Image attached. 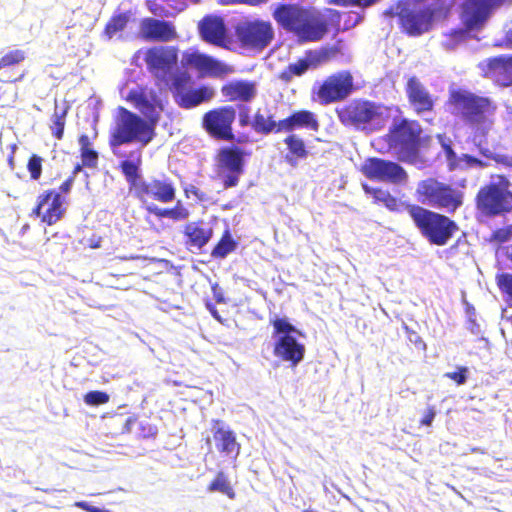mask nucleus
<instances>
[{"mask_svg":"<svg viewBox=\"0 0 512 512\" xmlns=\"http://www.w3.org/2000/svg\"><path fill=\"white\" fill-rule=\"evenodd\" d=\"M414 196L419 204L409 207V217L415 228L431 245L445 246L458 232V224L424 205L454 214L464 204V191L430 176L417 182Z\"/></svg>","mask_w":512,"mask_h":512,"instance_id":"1","label":"nucleus"},{"mask_svg":"<svg viewBox=\"0 0 512 512\" xmlns=\"http://www.w3.org/2000/svg\"><path fill=\"white\" fill-rule=\"evenodd\" d=\"M276 23L293 34L299 43L321 41L331 27L339 30L341 13L335 9H325V13L313 7L298 4H279L272 12Z\"/></svg>","mask_w":512,"mask_h":512,"instance_id":"2","label":"nucleus"},{"mask_svg":"<svg viewBox=\"0 0 512 512\" xmlns=\"http://www.w3.org/2000/svg\"><path fill=\"white\" fill-rule=\"evenodd\" d=\"M384 140L399 161L417 164L423 162L421 149L429 145L431 138L423 135L417 120L401 118L389 127Z\"/></svg>","mask_w":512,"mask_h":512,"instance_id":"3","label":"nucleus"},{"mask_svg":"<svg viewBox=\"0 0 512 512\" xmlns=\"http://www.w3.org/2000/svg\"><path fill=\"white\" fill-rule=\"evenodd\" d=\"M154 137L155 125L151 122L123 106L116 109L108 139L114 155L123 156L116 151L121 145L138 142L146 146Z\"/></svg>","mask_w":512,"mask_h":512,"instance_id":"4","label":"nucleus"},{"mask_svg":"<svg viewBox=\"0 0 512 512\" xmlns=\"http://www.w3.org/2000/svg\"><path fill=\"white\" fill-rule=\"evenodd\" d=\"M477 213L494 218L512 213V182L507 175L494 173L480 186L475 198Z\"/></svg>","mask_w":512,"mask_h":512,"instance_id":"5","label":"nucleus"},{"mask_svg":"<svg viewBox=\"0 0 512 512\" xmlns=\"http://www.w3.org/2000/svg\"><path fill=\"white\" fill-rule=\"evenodd\" d=\"M384 107L374 101L356 98L335 109L339 122L361 131L378 130L384 121Z\"/></svg>","mask_w":512,"mask_h":512,"instance_id":"6","label":"nucleus"},{"mask_svg":"<svg viewBox=\"0 0 512 512\" xmlns=\"http://www.w3.org/2000/svg\"><path fill=\"white\" fill-rule=\"evenodd\" d=\"M447 104L450 112L465 124H479L495 110V106L487 97L478 96L467 90L454 89L449 92Z\"/></svg>","mask_w":512,"mask_h":512,"instance_id":"7","label":"nucleus"},{"mask_svg":"<svg viewBox=\"0 0 512 512\" xmlns=\"http://www.w3.org/2000/svg\"><path fill=\"white\" fill-rule=\"evenodd\" d=\"M421 0H399L397 20L400 31L409 37L428 33L434 24L437 8Z\"/></svg>","mask_w":512,"mask_h":512,"instance_id":"8","label":"nucleus"},{"mask_svg":"<svg viewBox=\"0 0 512 512\" xmlns=\"http://www.w3.org/2000/svg\"><path fill=\"white\" fill-rule=\"evenodd\" d=\"M273 326V336L276 338L274 342V355L291 367H296L305 356L304 344L297 341L293 336L294 333L301 335L286 318L276 317L270 321Z\"/></svg>","mask_w":512,"mask_h":512,"instance_id":"9","label":"nucleus"},{"mask_svg":"<svg viewBox=\"0 0 512 512\" xmlns=\"http://www.w3.org/2000/svg\"><path fill=\"white\" fill-rule=\"evenodd\" d=\"M250 153L237 145L223 146L215 155V171L224 189L238 186Z\"/></svg>","mask_w":512,"mask_h":512,"instance_id":"10","label":"nucleus"},{"mask_svg":"<svg viewBox=\"0 0 512 512\" xmlns=\"http://www.w3.org/2000/svg\"><path fill=\"white\" fill-rule=\"evenodd\" d=\"M192 77L186 71H178L171 77L168 85L175 103L183 109H191L209 102L214 97V90L207 85L192 88Z\"/></svg>","mask_w":512,"mask_h":512,"instance_id":"11","label":"nucleus"},{"mask_svg":"<svg viewBox=\"0 0 512 512\" xmlns=\"http://www.w3.org/2000/svg\"><path fill=\"white\" fill-rule=\"evenodd\" d=\"M355 90L354 78L350 71L342 70L327 76L312 90V99L321 105L342 102Z\"/></svg>","mask_w":512,"mask_h":512,"instance_id":"12","label":"nucleus"},{"mask_svg":"<svg viewBox=\"0 0 512 512\" xmlns=\"http://www.w3.org/2000/svg\"><path fill=\"white\" fill-rule=\"evenodd\" d=\"M235 35L242 48L261 52L274 39V28L269 21L255 19L238 24Z\"/></svg>","mask_w":512,"mask_h":512,"instance_id":"13","label":"nucleus"},{"mask_svg":"<svg viewBox=\"0 0 512 512\" xmlns=\"http://www.w3.org/2000/svg\"><path fill=\"white\" fill-rule=\"evenodd\" d=\"M235 119L234 106H219L204 113L202 127L214 139L231 142L235 139L233 131Z\"/></svg>","mask_w":512,"mask_h":512,"instance_id":"14","label":"nucleus"},{"mask_svg":"<svg viewBox=\"0 0 512 512\" xmlns=\"http://www.w3.org/2000/svg\"><path fill=\"white\" fill-rule=\"evenodd\" d=\"M125 99L132 103L143 115V118L153 125H156L160 120L164 105L155 89L140 85L131 89Z\"/></svg>","mask_w":512,"mask_h":512,"instance_id":"15","label":"nucleus"},{"mask_svg":"<svg viewBox=\"0 0 512 512\" xmlns=\"http://www.w3.org/2000/svg\"><path fill=\"white\" fill-rule=\"evenodd\" d=\"M131 193L142 204L149 201L170 203L175 200L176 188L170 179L153 177L149 181L141 179Z\"/></svg>","mask_w":512,"mask_h":512,"instance_id":"16","label":"nucleus"},{"mask_svg":"<svg viewBox=\"0 0 512 512\" xmlns=\"http://www.w3.org/2000/svg\"><path fill=\"white\" fill-rule=\"evenodd\" d=\"M179 49L176 46H153L144 54L147 70L158 80H165L178 63Z\"/></svg>","mask_w":512,"mask_h":512,"instance_id":"17","label":"nucleus"},{"mask_svg":"<svg viewBox=\"0 0 512 512\" xmlns=\"http://www.w3.org/2000/svg\"><path fill=\"white\" fill-rule=\"evenodd\" d=\"M181 64L186 69L196 70L203 77L222 78L233 72L231 66L197 50L184 51Z\"/></svg>","mask_w":512,"mask_h":512,"instance_id":"18","label":"nucleus"},{"mask_svg":"<svg viewBox=\"0 0 512 512\" xmlns=\"http://www.w3.org/2000/svg\"><path fill=\"white\" fill-rule=\"evenodd\" d=\"M361 171L366 178L375 181L398 184L408 179V174L401 165L376 157L366 159Z\"/></svg>","mask_w":512,"mask_h":512,"instance_id":"19","label":"nucleus"},{"mask_svg":"<svg viewBox=\"0 0 512 512\" xmlns=\"http://www.w3.org/2000/svg\"><path fill=\"white\" fill-rule=\"evenodd\" d=\"M65 197L55 189L41 192L36 199V205L32 209V215L48 226L56 224L65 214Z\"/></svg>","mask_w":512,"mask_h":512,"instance_id":"20","label":"nucleus"},{"mask_svg":"<svg viewBox=\"0 0 512 512\" xmlns=\"http://www.w3.org/2000/svg\"><path fill=\"white\" fill-rule=\"evenodd\" d=\"M478 69L483 78L491 80L497 86L512 85V55L486 58L478 63Z\"/></svg>","mask_w":512,"mask_h":512,"instance_id":"21","label":"nucleus"},{"mask_svg":"<svg viewBox=\"0 0 512 512\" xmlns=\"http://www.w3.org/2000/svg\"><path fill=\"white\" fill-rule=\"evenodd\" d=\"M405 92L409 104L417 115L430 113L435 107V98L416 76H411L406 83Z\"/></svg>","mask_w":512,"mask_h":512,"instance_id":"22","label":"nucleus"},{"mask_svg":"<svg viewBox=\"0 0 512 512\" xmlns=\"http://www.w3.org/2000/svg\"><path fill=\"white\" fill-rule=\"evenodd\" d=\"M198 29L203 41L221 48H229L231 40L228 37L225 23L221 17L205 16L199 22Z\"/></svg>","mask_w":512,"mask_h":512,"instance_id":"23","label":"nucleus"},{"mask_svg":"<svg viewBox=\"0 0 512 512\" xmlns=\"http://www.w3.org/2000/svg\"><path fill=\"white\" fill-rule=\"evenodd\" d=\"M140 33L143 39L154 42H170L178 37L172 22L151 17L141 20Z\"/></svg>","mask_w":512,"mask_h":512,"instance_id":"24","label":"nucleus"},{"mask_svg":"<svg viewBox=\"0 0 512 512\" xmlns=\"http://www.w3.org/2000/svg\"><path fill=\"white\" fill-rule=\"evenodd\" d=\"M221 94L228 102L251 103L257 97L258 87L255 81L233 80L222 85Z\"/></svg>","mask_w":512,"mask_h":512,"instance_id":"25","label":"nucleus"},{"mask_svg":"<svg viewBox=\"0 0 512 512\" xmlns=\"http://www.w3.org/2000/svg\"><path fill=\"white\" fill-rule=\"evenodd\" d=\"M320 123L317 115L306 109L295 110L286 118L279 120L280 133H293L294 130L307 129L318 132Z\"/></svg>","mask_w":512,"mask_h":512,"instance_id":"26","label":"nucleus"},{"mask_svg":"<svg viewBox=\"0 0 512 512\" xmlns=\"http://www.w3.org/2000/svg\"><path fill=\"white\" fill-rule=\"evenodd\" d=\"M324 60V52L307 50L304 58H299L296 62L288 64L280 71L278 78L285 83H289L294 77L304 75L310 68L317 67Z\"/></svg>","mask_w":512,"mask_h":512,"instance_id":"27","label":"nucleus"},{"mask_svg":"<svg viewBox=\"0 0 512 512\" xmlns=\"http://www.w3.org/2000/svg\"><path fill=\"white\" fill-rule=\"evenodd\" d=\"M212 425L213 439L215 441L217 450L221 454H225L227 456L233 455L234 457H237L240 453L241 446L236 440L234 431L228 427L223 426L222 421L219 419L213 420Z\"/></svg>","mask_w":512,"mask_h":512,"instance_id":"28","label":"nucleus"},{"mask_svg":"<svg viewBox=\"0 0 512 512\" xmlns=\"http://www.w3.org/2000/svg\"><path fill=\"white\" fill-rule=\"evenodd\" d=\"M363 189L366 194L372 196L375 203L384 205L391 212L401 213L403 211H407L409 214V207L415 206L416 204L401 201L397 197L393 196L388 190L382 188H373L365 184L363 185Z\"/></svg>","mask_w":512,"mask_h":512,"instance_id":"29","label":"nucleus"},{"mask_svg":"<svg viewBox=\"0 0 512 512\" xmlns=\"http://www.w3.org/2000/svg\"><path fill=\"white\" fill-rule=\"evenodd\" d=\"M142 165V152L140 149H134L129 152L127 159L119 163V169L125 177L130 193L136 187L140 179V168Z\"/></svg>","mask_w":512,"mask_h":512,"instance_id":"30","label":"nucleus"},{"mask_svg":"<svg viewBox=\"0 0 512 512\" xmlns=\"http://www.w3.org/2000/svg\"><path fill=\"white\" fill-rule=\"evenodd\" d=\"M183 234L186 237V245L201 249L213 237V230L205 227L202 221L189 222L184 226Z\"/></svg>","mask_w":512,"mask_h":512,"instance_id":"31","label":"nucleus"},{"mask_svg":"<svg viewBox=\"0 0 512 512\" xmlns=\"http://www.w3.org/2000/svg\"><path fill=\"white\" fill-rule=\"evenodd\" d=\"M279 121L274 119L272 114L264 115L260 109H258L252 119L251 128L261 135H269L271 133L279 134L278 130Z\"/></svg>","mask_w":512,"mask_h":512,"instance_id":"32","label":"nucleus"},{"mask_svg":"<svg viewBox=\"0 0 512 512\" xmlns=\"http://www.w3.org/2000/svg\"><path fill=\"white\" fill-rule=\"evenodd\" d=\"M146 211L158 218H169L174 221L186 220L190 215L189 210L181 203V201H177V203L171 208H159L155 205H148L146 207Z\"/></svg>","mask_w":512,"mask_h":512,"instance_id":"33","label":"nucleus"},{"mask_svg":"<svg viewBox=\"0 0 512 512\" xmlns=\"http://www.w3.org/2000/svg\"><path fill=\"white\" fill-rule=\"evenodd\" d=\"M283 142L288 149L286 160L289 163L294 164L297 160L304 159L308 156V150L306 149L305 143L297 134H288L284 138Z\"/></svg>","mask_w":512,"mask_h":512,"instance_id":"34","label":"nucleus"},{"mask_svg":"<svg viewBox=\"0 0 512 512\" xmlns=\"http://www.w3.org/2000/svg\"><path fill=\"white\" fill-rule=\"evenodd\" d=\"M237 248V242L232 238L229 230H225L211 251V256L216 259H223Z\"/></svg>","mask_w":512,"mask_h":512,"instance_id":"35","label":"nucleus"},{"mask_svg":"<svg viewBox=\"0 0 512 512\" xmlns=\"http://www.w3.org/2000/svg\"><path fill=\"white\" fill-rule=\"evenodd\" d=\"M80 145V156L85 167L94 168L98 163V153L91 148V141L88 135L82 134L78 139Z\"/></svg>","mask_w":512,"mask_h":512,"instance_id":"36","label":"nucleus"},{"mask_svg":"<svg viewBox=\"0 0 512 512\" xmlns=\"http://www.w3.org/2000/svg\"><path fill=\"white\" fill-rule=\"evenodd\" d=\"M207 491L220 492L233 500L236 497V492L232 487L230 481L224 472L220 471L216 474L215 478L208 484Z\"/></svg>","mask_w":512,"mask_h":512,"instance_id":"37","label":"nucleus"},{"mask_svg":"<svg viewBox=\"0 0 512 512\" xmlns=\"http://www.w3.org/2000/svg\"><path fill=\"white\" fill-rule=\"evenodd\" d=\"M67 109H55L49 124V129L52 136L60 141L64 137V130L66 126Z\"/></svg>","mask_w":512,"mask_h":512,"instance_id":"38","label":"nucleus"},{"mask_svg":"<svg viewBox=\"0 0 512 512\" xmlns=\"http://www.w3.org/2000/svg\"><path fill=\"white\" fill-rule=\"evenodd\" d=\"M128 20V16L124 13L113 15L104 27V34L111 39L116 33L124 30Z\"/></svg>","mask_w":512,"mask_h":512,"instance_id":"39","label":"nucleus"},{"mask_svg":"<svg viewBox=\"0 0 512 512\" xmlns=\"http://www.w3.org/2000/svg\"><path fill=\"white\" fill-rule=\"evenodd\" d=\"M26 59V53L21 49L9 50L0 58V70L19 65Z\"/></svg>","mask_w":512,"mask_h":512,"instance_id":"40","label":"nucleus"},{"mask_svg":"<svg viewBox=\"0 0 512 512\" xmlns=\"http://www.w3.org/2000/svg\"><path fill=\"white\" fill-rule=\"evenodd\" d=\"M44 159L38 154H31L27 161V170L32 181H38L42 176Z\"/></svg>","mask_w":512,"mask_h":512,"instance_id":"41","label":"nucleus"},{"mask_svg":"<svg viewBox=\"0 0 512 512\" xmlns=\"http://www.w3.org/2000/svg\"><path fill=\"white\" fill-rule=\"evenodd\" d=\"M84 402L89 406H100L106 404L110 400L108 393L99 390L87 392L84 397Z\"/></svg>","mask_w":512,"mask_h":512,"instance_id":"42","label":"nucleus"},{"mask_svg":"<svg viewBox=\"0 0 512 512\" xmlns=\"http://www.w3.org/2000/svg\"><path fill=\"white\" fill-rule=\"evenodd\" d=\"M496 284L499 290L507 295L509 300H512V274L500 273L496 275Z\"/></svg>","mask_w":512,"mask_h":512,"instance_id":"43","label":"nucleus"},{"mask_svg":"<svg viewBox=\"0 0 512 512\" xmlns=\"http://www.w3.org/2000/svg\"><path fill=\"white\" fill-rule=\"evenodd\" d=\"M480 152L483 156L493 160L496 164L504 168H512V156L493 153L489 149L481 150Z\"/></svg>","mask_w":512,"mask_h":512,"instance_id":"44","label":"nucleus"},{"mask_svg":"<svg viewBox=\"0 0 512 512\" xmlns=\"http://www.w3.org/2000/svg\"><path fill=\"white\" fill-rule=\"evenodd\" d=\"M512 237V224L500 227L495 229L491 236L490 241L496 242L498 244L505 243L509 241Z\"/></svg>","mask_w":512,"mask_h":512,"instance_id":"45","label":"nucleus"},{"mask_svg":"<svg viewBox=\"0 0 512 512\" xmlns=\"http://www.w3.org/2000/svg\"><path fill=\"white\" fill-rule=\"evenodd\" d=\"M379 2V0H328V4L348 7L357 6L361 8H367Z\"/></svg>","mask_w":512,"mask_h":512,"instance_id":"46","label":"nucleus"},{"mask_svg":"<svg viewBox=\"0 0 512 512\" xmlns=\"http://www.w3.org/2000/svg\"><path fill=\"white\" fill-rule=\"evenodd\" d=\"M468 375H469L468 367L458 366L456 371L447 372L444 374V377L452 380L457 385H463L467 381Z\"/></svg>","mask_w":512,"mask_h":512,"instance_id":"47","label":"nucleus"},{"mask_svg":"<svg viewBox=\"0 0 512 512\" xmlns=\"http://www.w3.org/2000/svg\"><path fill=\"white\" fill-rule=\"evenodd\" d=\"M238 122L241 127L251 126L250 108L245 105H238Z\"/></svg>","mask_w":512,"mask_h":512,"instance_id":"48","label":"nucleus"},{"mask_svg":"<svg viewBox=\"0 0 512 512\" xmlns=\"http://www.w3.org/2000/svg\"><path fill=\"white\" fill-rule=\"evenodd\" d=\"M140 429L143 438L154 437L157 434V428L149 422L140 423Z\"/></svg>","mask_w":512,"mask_h":512,"instance_id":"49","label":"nucleus"},{"mask_svg":"<svg viewBox=\"0 0 512 512\" xmlns=\"http://www.w3.org/2000/svg\"><path fill=\"white\" fill-rule=\"evenodd\" d=\"M463 160L471 167L486 168L488 166L487 162L469 154L464 155Z\"/></svg>","mask_w":512,"mask_h":512,"instance_id":"50","label":"nucleus"},{"mask_svg":"<svg viewBox=\"0 0 512 512\" xmlns=\"http://www.w3.org/2000/svg\"><path fill=\"white\" fill-rule=\"evenodd\" d=\"M436 416V411L434 406H430L427 408L425 414L420 420V425L422 426H430Z\"/></svg>","mask_w":512,"mask_h":512,"instance_id":"51","label":"nucleus"},{"mask_svg":"<svg viewBox=\"0 0 512 512\" xmlns=\"http://www.w3.org/2000/svg\"><path fill=\"white\" fill-rule=\"evenodd\" d=\"M267 1L268 0H221L223 4H247L250 6H258Z\"/></svg>","mask_w":512,"mask_h":512,"instance_id":"52","label":"nucleus"},{"mask_svg":"<svg viewBox=\"0 0 512 512\" xmlns=\"http://www.w3.org/2000/svg\"><path fill=\"white\" fill-rule=\"evenodd\" d=\"M75 506L81 508L82 510H84L86 512H109V511L101 509L99 507L92 506L85 501L76 502Z\"/></svg>","mask_w":512,"mask_h":512,"instance_id":"53","label":"nucleus"},{"mask_svg":"<svg viewBox=\"0 0 512 512\" xmlns=\"http://www.w3.org/2000/svg\"><path fill=\"white\" fill-rule=\"evenodd\" d=\"M409 340L415 344L419 349L425 350L426 344L422 338L414 331H409Z\"/></svg>","mask_w":512,"mask_h":512,"instance_id":"54","label":"nucleus"},{"mask_svg":"<svg viewBox=\"0 0 512 512\" xmlns=\"http://www.w3.org/2000/svg\"><path fill=\"white\" fill-rule=\"evenodd\" d=\"M74 181L75 180H73V176H69L61 183L57 192H60V195L69 193L74 184Z\"/></svg>","mask_w":512,"mask_h":512,"instance_id":"55","label":"nucleus"},{"mask_svg":"<svg viewBox=\"0 0 512 512\" xmlns=\"http://www.w3.org/2000/svg\"><path fill=\"white\" fill-rule=\"evenodd\" d=\"M102 238L97 235H93L87 239V246L91 249H97L101 247Z\"/></svg>","mask_w":512,"mask_h":512,"instance_id":"56","label":"nucleus"},{"mask_svg":"<svg viewBox=\"0 0 512 512\" xmlns=\"http://www.w3.org/2000/svg\"><path fill=\"white\" fill-rule=\"evenodd\" d=\"M398 12V1L395 3V5L390 6L388 9L384 11V15L387 17H397Z\"/></svg>","mask_w":512,"mask_h":512,"instance_id":"57","label":"nucleus"},{"mask_svg":"<svg viewBox=\"0 0 512 512\" xmlns=\"http://www.w3.org/2000/svg\"><path fill=\"white\" fill-rule=\"evenodd\" d=\"M207 307H208V309H209L210 313L212 314V316H213L215 319H217L218 321H220L221 319H220V316H219L218 311H217V309L215 308V306H214L213 304H208V305H207Z\"/></svg>","mask_w":512,"mask_h":512,"instance_id":"58","label":"nucleus"},{"mask_svg":"<svg viewBox=\"0 0 512 512\" xmlns=\"http://www.w3.org/2000/svg\"><path fill=\"white\" fill-rule=\"evenodd\" d=\"M84 167L83 162L81 164H76L71 172L70 176H73V180H75L76 175L82 170Z\"/></svg>","mask_w":512,"mask_h":512,"instance_id":"59","label":"nucleus"},{"mask_svg":"<svg viewBox=\"0 0 512 512\" xmlns=\"http://www.w3.org/2000/svg\"><path fill=\"white\" fill-rule=\"evenodd\" d=\"M506 257L510 262V268L512 269V244L506 247Z\"/></svg>","mask_w":512,"mask_h":512,"instance_id":"60","label":"nucleus"},{"mask_svg":"<svg viewBox=\"0 0 512 512\" xmlns=\"http://www.w3.org/2000/svg\"><path fill=\"white\" fill-rule=\"evenodd\" d=\"M198 191L199 190L197 187L191 185L188 189L185 190V193L186 195H188V193H192L193 195L198 196Z\"/></svg>","mask_w":512,"mask_h":512,"instance_id":"61","label":"nucleus"},{"mask_svg":"<svg viewBox=\"0 0 512 512\" xmlns=\"http://www.w3.org/2000/svg\"><path fill=\"white\" fill-rule=\"evenodd\" d=\"M134 421H135V419H134V418H132V417H129V418H127V419H126V423H125L126 431H129V430H130V429H129V425H130V424H132V423H134Z\"/></svg>","mask_w":512,"mask_h":512,"instance_id":"62","label":"nucleus"},{"mask_svg":"<svg viewBox=\"0 0 512 512\" xmlns=\"http://www.w3.org/2000/svg\"><path fill=\"white\" fill-rule=\"evenodd\" d=\"M8 164H9V167H10L11 169H14L15 164H14V156H13V154H11V155L9 156V158H8Z\"/></svg>","mask_w":512,"mask_h":512,"instance_id":"63","label":"nucleus"},{"mask_svg":"<svg viewBox=\"0 0 512 512\" xmlns=\"http://www.w3.org/2000/svg\"><path fill=\"white\" fill-rule=\"evenodd\" d=\"M25 77V73H21L18 77L14 78L13 80H11L10 82H18V81H21L23 78Z\"/></svg>","mask_w":512,"mask_h":512,"instance_id":"64","label":"nucleus"}]
</instances>
